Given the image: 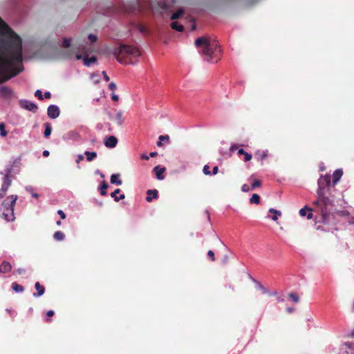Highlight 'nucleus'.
I'll return each instance as SVG.
<instances>
[{"label": "nucleus", "instance_id": "1", "mask_svg": "<svg viewBox=\"0 0 354 354\" xmlns=\"http://www.w3.org/2000/svg\"><path fill=\"white\" fill-rule=\"evenodd\" d=\"M195 45L207 62L216 63L220 59L221 49L216 40L209 37H198L195 41Z\"/></svg>", "mask_w": 354, "mask_h": 354}, {"label": "nucleus", "instance_id": "2", "mask_svg": "<svg viewBox=\"0 0 354 354\" xmlns=\"http://www.w3.org/2000/svg\"><path fill=\"white\" fill-rule=\"evenodd\" d=\"M118 62L122 64H135L138 62L140 52L132 46L121 45L113 51Z\"/></svg>", "mask_w": 354, "mask_h": 354}, {"label": "nucleus", "instance_id": "3", "mask_svg": "<svg viewBox=\"0 0 354 354\" xmlns=\"http://www.w3.org/2000/svg\"><path fill=\"white\" fill-rule=\"evenodd\" d=\"M17 198V195H10L2 203L1 211L3 218L8 222L15 220L14 207Z\"/></svg>", "mask_w": 354, "mask_h": 354}, {"label": "nucleus", "instance_id": "4", "mask_svg": "<svg viewBox=\"0 0 354 354\" xmlns=\"http://www.w3.org/2000/svg\"><path fill=\"white\" fill-rule=\"evenodd\" d=\"M91 48L87 46L79 44L78 45L75 44L73 46V50H66L62 52V55L64 57L67 59H72L74 56H76V54L80 53L81 52L84 56H88V53L90 52Z\"/></svg>", "mask_w": 354, "mask_h": 354}, {"label": "nucleus", "instance_id": "5", "mask_svg": "<svg viewBox=\"0 0 354 354\" xmlns=\"http://www.w3.org/2000/svg\"><path fill=\"white\" fill-rule=\"evenodd\" d=\"M317 194L322 203L321 213L322 220L324 223H326V218L328 216L327 207L332 204V201L328 197L325 196L324 192H322L321 189H317Z\"/></svg>", "mask_w": 354, "mask_h": 354}, {"label": "nucleus", "instance_id": "6", "mask_svg": "<svg viewBox=\"0 0 354 354\" xmlns=\"http://www.w3.org/2000/svg\"><path fill=\"white\" fill-rule=\"evenodd\" d=\"M12 173V167L11 166H7L4 170V171H1V175H4V177L3 178V183L1 185V190L2 192H7L9 187L11 185L12 180L10 178V176Z\"/></svg>", "mask_w": 354, "mask_h": 354}, {"label": "nucleus", "instance_id": "7", "mask_svg": "<svg viewBox=\"0 0 354 354\" xmlns=\"http://www.w3.org/2000/svg\"><path fill=\"white\" fill-rule=\"evenodd\" d=\"M0 95L6 101H10L17 97L16 94L10 88L2 86L0 87Z\"/></svg>", "mask_w": 354, "mask_h": 354}, {"label": "nucleus", "instance_id": "8", "mask_svg": "<svg viewBox=\"0 0 354 354\" xmlns=\"http://www.w3.org/2000/svg\"><path fill=\"white\" fill-rule=\"evenodd\" d=\"M19 104L21 108L30 111L32 113H36L37 111L38 106L35 103L32 102L21 99L19 100Z\"/></svg>", "mask_w": 354, "mask_h": 354}, {"label": "nucleus", "instance_id": "9", "mask_svg": "<svg viewBox=\"0 0 354 354\" xmlns=\"http://www.w3.org/2000/svg\"><path fill=\"white\" fill-rule=\"evenodd\" d=\"M317 189H321L322 192H324V189L330 185V176L328 175L321 176L317 181Z\"/></svg>", "mask_w": 354, "mask_h": 354}, {"label": "nucleus", "instance_id": "10", "mask_svg": "<svg viewBox=\"0 0 354 354\" xmlns=\"http://www.w3.org/2000/svg\"><path fill=\"white\" fill-rule=\"evenodd\" d=\"M76 59L77 60L83 59V64L85 66H90L92 64H95L97 62V58L95 56H92L91 57H88V56H84L83 57L81 53L76 54Z\"/></svg>", "mask_w": 354, "mask_h": 354}, {"label": "nucleus", "instance_id": "11", "mask_svg": "<svg viewBox=\"0 0 354 354\" xmlns=\"http://www.w3.org/2000/svg\"><path fill=\"white\" fill-rule=\"evenodd\" d=\"M47 114L50 118L56 119L60 114L59 108L57 105L51 104L48 107Z\"/></svg>", "mask_w": 354, "mask_h": 354}, {"label": "nucleus", "instance_id": "12", "mask_svg": "<svg viewBox=\"0 0 354 354\" xmlns=\"http://www.w3.org/2000/svg\"><path fill=\"white\" fill-rule=\"evenodd\" d=\"M80 138V136L79 133L74 130L66 132L62 136V139L64 140L77 141Z\"/></svg>", "mask_w": 354, "mask_h": 354}, {"label": "nucleus", "instance_id": "13", "mask_svg": "<svg viewBox=\"0 0 354 354\" xmlns=\"http://www.w3.org/2000/svg\"><path fill=\"white\" fill-rule=\"evenodd\" d=\"M104 145L107 148H114L118 144V139L113 136H109L104 138Z\"/></svg>", "mask_w": 354, "mask_h": 354}, {"label": "nucleus", "instance_id": "14", "mask_svg": "<svg viewBox=\"0 0 354 354\" xmlns=\"http://www.w3.org/2000/svg\"><path fill=\"white\" fill-rule=\"evenodd\" d=\"M165 169H166L165 167H161L160 165L156 166L153 168V171L156 174L157 179L161 180L165 178L163 173L165 171Z\"/></svg>", "mask_w": 354, "mask_h": 354}, {"label": "nucleus", "instance_id": "15", "mask_svg": "<svg viewBox=\"0 0 354 354\" xmlns=\"http://www.w3.org/2000/svg\"><path fill=\"white\" fill-rule=\"evenodd\" d=\"M35 288L37 290V292H34L32 294L34 297H38L44 294L45 292V288L44 286H41L39 282H36L35 284Z\"/></svg>", "mask_w": 354, "mask_h": 354}, {"label": "nucleus", "instance_id": "16", "mask_svg": "<svg viewBox=\"0 0 354 354\" xmlns=\"http://www.w3.org/2000/svg\"><path fill=\"white\" fill-rule=\"evenodd\" d=\"M299 215L302 217L306 216L308 219H311L313 218V214L311 212V209L308 208L306 206L301 208L299 210Z\"/></svg>", "mask_w": 354, "mask_h": 354}, {"label": "nucleus", "instance_id": "17", "mask_svg": "<svg viewBox=\"0 0 354 354\" xmlns=\"http://www.w3.org/2000/svg\"><path fill=\"white\" fill-rule=\"evenodd\" d=\"M342 175L343 171L341 169H337L334 171L333 174V183L334 185L338 183Z\"/></svg>", "mask_w": 354, "mask_h": 354}, {"label": "nucleus", "instance_id": "18", "mask_svg": "<svg viewBox=\"0 0 354 354\" xmlns=\"http://www.w3.org/2000/svg\"><path fill=\"white\" fill-rule=\"evenodd\" d=\"M12 269L11 264L8 261H3L0 266V272L1 273H8Z\"/></svg>", "mask_w": 354, "mask_h": 354}, {"label": "nucleus", "instance_id": "19", "mask_svg": "<svg viewBox=\"0 0 354 354\" xmlns=\"http://www.w3.org/2000/svg\"><path fill=\"white\" fill-rule=\"evenodd\" d=\"M120 174H113L111 176L110 182L111 184L121 185L122 184V181L120 179Z\"/></svg>", "mask_w": 354, "mask_h": 354}, {"label": "nucleus", "instance_id": "20", "mask_svg": "<svg viewBox=\"0 0 354 354\" xmlns=\"http://www.w3.org/2000/svg\"><path fill=\"white\" fill-rule=\"evenodd\" d=\"M147 196L146 198L147 201L151 202L153 198H157L158 196V192L156 189H149L147 192Z\"/></svg>", "mask_w": 354, "mask_h": 354}, {"label": "nucleus", "instance_id": "21", "mask_svg": "<svg viewBox=\"0 0 354 354\" xmlns=\"http://www.w3.org/2000/svg\"><path fill=\"white\" fill-rule=\"evenodd\" d=\"M120 192V189H115L114 192H113L112 193H111V196L112 198H113L114 201L115 202H118L120 201V200H122L125 198V195L124 194H120V196H117V195H118V194Z\"/></svg>", "mask_w": 354, "mask_h": 354}, {"label": "nucleus", "instance_id": "22", "mask_svg": "<svg viewBox=\"0 0 354 354\" xmlns=\"http://www.w3.org/2000/svg\"><path fill=\"white\" fill-rule=\"evenodd\" d=\"M253 283L256 286V288L260 290L263 294H266L268 292V290L266 289L259 281L256 280L255 279L250 277Z\"/></svg>", "mask_w": 354, "mask_h": 354}, {"label": "nucleus", "instance_id": "23", "mask_svg": "<svg viewBox=\"0 0 354 354\" xmlns=\"http://www.w3.org/2000/svg\"><path fill=\"white\" fill-rule=\"evenodd\" d=\"M84 154L88 162H91L97 158V153L95 151H86Z\"/></svg>", "mask_w": 354, "mask_h": 354}, {"label": "nucleus", "instance_id": "24", "mask_svg": "<svg viewBox=\"0 0 354 354\" xmlns=\"http://www.w3.org/2000/svg\"><path fill=\"white\" fill-rule=\"evenodd\" d=\"M71 42H72L71 38L64 37L62 39L61 46L66 48L65 50H69L68 48L71 46Z\"/></svg>", "mask_w": 354, "mask_h": 354}, {"label": "nucleus", "instance_id": "25", "mask_svg": "<svg viewBox=\"0 0 354 354\" xmlns=\"http://www.w3.org/2000/svg\"><path fill=\"white\" fill-rule=\"evenodd\" d=\"M185 13V10L183 8H179L176 12L173 13L171 16V20H175L179 19L182 17Z\"/></svg>", "mask_w": 354, "mask_h": 354}, {"label": "nucleus", "instance_id": "26", "mask_svg": "<svg viewBox=\"0 0 354 354\" xmlns=\"http://www.w3.org/2000/svg\"><path fill=\"white\" fill-rule=\"evenodd\" d=\"M270 213H273L274 215L271 216V219L274 221H277L278 220V218L281 216V212L279 210H277L274 208H270L269 209Z\"/></svg>", "mask_w": 354, "mask_h": 354}, {"label": "nucleus", "instance_id": "27", "mask_svg": "<svg viewBox=\"0 0 354 354\" xmlns=\"http://www.w3.org/2000/svg\"><path fill=\"white\" fill-rule=\"evenodd\" d=\"M44 127H45L44 132V136L45 138H48L50 136V135L51 134V132H52L51 125L48 122L44 123Z\"/></svg>", "mask_w": 354, "mask_h": 354}, {"label": "nucleus", "instance_id": "28", "mask_svg": "<svg viewBox=\"0 0 354 354\" xmlns=\"http://www.w3.org/2000/svg\"><path fill=\"white\" fill-rule=\"evenodd\" d=\"M108 187L109 185L105 181H103L101 183V185L99 187V189L100 190V194L102 196H106L107 194L106 189L108 188Z\"/></svg>", "mask_w": 354, "mask_h": 354}, {"label": "nucleus", "instance_id": "29", "mask_svg": "<svg viewBox=\"0 0 354 354\" xmlns=\"http://www.w3.org/2000/svg\"><path fill=\"white\" fill-rule=\"evenodd\" d=\"M53 238L58 241H63L65 238V234L61 231H57L53 234Z\"/></svg>", "mask_w": 354, "mask_h": 354}, {"label": "nucleus", "instance_id": "30", "mask_svg": "<svg viewBox=\"0 0 354 354\" xmlns=\"http://www.w3.org/2000/svg\"><path fill=\"white\" fill-rule=\"evenodd\" d=\"M171 27L172 29L176 30L178 32H182L184 30L183 26L181 24H179L177 21L171 22Z\"/></svg>", "mask_w": 354, "mask_h": 354}, {"label": "nucleus", "instance_id": "31", "mask_svg": "<svg viewBox=\"0 0 354 354\" xmlns=\"http://www.w3.org/2000/svg\"><path fill=\"white\" fill-rule=\"evenodd\" d=\"M12 288L16 292H22L24 290V288L16 282L12 283Z\"/></svg>", "mask_w": 354, "mask_h": 354}, {"label": "nucleus", "instance_id": "32", "mask_svg": "<svg viewBox=\"0 0 354 354\" xmlns=\"http://www.w3.org/2000/svg\"><path fill=\"white\" fill-rule=\"evenodd\" d=\"M122 115L123 113L122 111H118L115 115V120L118 125H121L123 123Z\"/></svg>", "mask_w": 354, "mask_h": 354}, {"label": "nucleus", "instance_id": "33", "mask_svg": "<svg viewBox=\"0 0 354 354\" xmlns=\"http://www.w3.org/2000/svg\"><path fill=\"white\" fill-rule=\"evenodd\" d=\"M25 189L27 192L31 194L32 196L34 198H39V195L34 192L35 189L32 186H26L25 187Z\"/></svg>", "mask_w": 354, "mask_h": 354}, {"label": "nucleus", "instance_id": "34", "mask_svg": "<svg viewBox=\"0 0 354 354\" xmlns=\"http://www.w3.org/2000/svg\"><path fill=\"white\" fill-rule=\"evenodd\" d=\"M251 203L254 204H259L260 203V196L257 194H253L252 197L250 199Z\"/></svg>", "mask_w": 354, "mask_h": 354}, {"label": "nucleus", "instance_id": "35", "mask_svg": "<svg viewBox=\"0 0 354 354\" xmlns=\"http://www.w3.org/2000/svg\"><path fill=\"white\" fill-rule=\"evenodd\" d=\"M159 6L162 9V11H167L169 8V5L164 1H161L159 2Z\"/></svg>", "mask_w": 354, "mask_h": 354}, {"label": "nucleus", "instance_id": "36", "mask_svg": "<svg viewBox=\"0 0 354 354\" xmlns=\"http://www.w3.org/2000/svg\"><path fill=\"white\" fill-rule=\"evenodd\" d=\"M0 135L2 137H5L7 135V131L5 129V124L3 122L0 123Z\"/></svg>", "mask_w": 354, "mask_h": 354}, {"label": "nucleus", "instance_id": "37", "mask_svg": "<svg viewBox=\"0 0 354 354\" xmlns=\"http://www.w3.org/2000/svg\"><path fill=\"white\" fill-rule=\"evenodd\" d=\"M288 296L295 303H297L299 300V297L292 292L289 293Z\"/></svg>", "mask_w": 354, "mask_h": 354}, {"label": "nucleus", "instance_id": "38", "mask_svg": "<svg viewBox=\"0 0 354 354\" xmlns=\"http://www.w3.org/2000/svg\"><path fill=\"white\" fill-rule=\"evenodd\" d=\"M261 186V181L259 180H254L251 185V189H254L255 188Z\"/></svg>", "mask_w": 354, "mask_h": 354}, {"label": "nucleus", "instance_id": "39", "mask_svg": "<svg viewBox=\"0 0 354 354\" xmlns=\"http://www.w3.org/2000/svg\"><path fill=\"white\" fill-rule=\"evenodd\" d=\"M35 96L37 97L39 100H43L44 97L41 90L37 89L35 93Z\"/></svg>", "mask_w": 354, "mask_h": 354}, {"label": "nucleus", "instance_id": "40", "mask_svg": "<svg viewBox=\"0 0 354 354\" xmlns=\"http://www.w3.org/2000/svg\"><path fill=\"white\" fill-rule=\"evenodd\" d=\"M88 39L91 41V44L95 42L97 39V37L95 35L93 34H89L88 35Z\"/></svg>", "mask_w": 354, "mask_h": 354}, {"label": "nucleus", "instance_id": "41", "mask_svg": "<svg viewBox=\"0 0 354 354\" xmlns=\"http://www.w3.org/2000/svg\"><path fill=\"white\" fill-rule=\"evenodd\" d=\"M158 139H159V141L157 143V145H158V146H160L162 145L161 141L168 140L169 136H160Z\"/></svg>", "mask_w": 354, "mask_h": 354}, {"label": "nucleus", "instance_id": "42", "mask_svg": "<svg viewBox=\"0 0 354 354\" xmlns=\"http://www.w3.org/2000/svg\"><path fill=\"white\" fill-rule=\"evenodd\" d=\"M138 30L142 34H145L147 32V28L143 25H141V24L138 25Z\"/></svg>", "mask_w": 354, "mask_h": 354}, {"label": "nucleus", "instance_id": "43", "mask_svg": "<svg viewBox=\"0 0 354 354\" xmlns=\"http://www.w3.org/2000/svg\"><path fill=\"white\" fill-rule=\"evenodd\" d=\"M203 172L205 175H211V172L209 171V167L208 165H205L203 169Z\"/></svg>", "mask_w": 354, "mask_h": 354}, {"label": "nucleus", "instance_id": "44", "mask_svg": "<svg viewBox=\"0 0 354 354\" xmlns=\"http://www.w3.org/2000/svg\"><path fill=\"white\" fill-rule=\"evenodd\" d=\"M207 256L210 258V259L212 261H215V256H214V253L212 250H209L207 252Z\"/></svg>", "mask_w": 354, "mask_h": 354}, {"label": "nucleus", "instance_id": "45", "mask_svg": "<svg viewBox=\"0 0 354 354\" xmlns=\"http://www.w3.org/2000/svg\"><path fill=\"white\" fill-rule=\"evenodd\" d=\"M250 189V187L247 184H244L241 187V191L243 192H248Z\"/></svg>", "mask_w": 354, "mask_h": 354}, {"label": "nucleus", "instance_id": "46", "mask_svg": "<svg viewBox=\"0 0 354 354\" xmlns=\"http://www.w3.org/2000/svg\"><path fill=\"white\" fill-rule=\"evenodd\" d=\"M244 156H245V157H244L245 162H248L252 159V155L248 153V152H245L244 153Z\"/></svg>", "mask_w": 354, "mask_h": 354}, {"label": "nucleus", "instance_id": "47", "mask_svg": "<svg viewBox=\"0 0 354 354\" xmlns=\"http://www.w3.org/2000/svg\"><path fill=\"white\" fill-rule=\"evenodd\" d=\"M83 160H84V156L82 154H78L77 156V159H76L75 162L77 164H79Z\"/></svg>", "mask_w": 354, "mask_h": 354}, {"label": "nucleus", "instance_id": "48", "mask_svg": "<svg viewBox=\"0 0 354 354\" xmlns=\"http://www.w3.org/2000/svg\"><path fill=\"white\" fill-rule=\"evenodd\" d=\"M109 88L110 90L114 91V90H115L117 88V86H116V84L114 82H111L109 84Z\"/></svg>", "mask_w": 354, "mask_h": 354}, {"label": "nucleus", "instance_id": "49", "mask_svg": "<svg viewBox=\"0 0 354 354\" xmlns=\"http://www.w3.org/2000/svg\"><path fill=\"white\" fill-rule=\"evenodd\" d=\"M57 214L60 216L62 219H64L66 218V214L62 210L59 209L57 211Z\"/></svg>", "mask_w": 354, "mask_h": 354}, {"label": "nucleus", "instance_id": "50", "mask_svg": "<svg viewBox=\"0 0 354 354\" xmlns=\"http://www.w3.org/2000/svg\"><path fill=\"white\" fill-rule=\"evenodd\" d=\"M345 346L350 349H354V343L353 342H346Z\"/></svg>", "mask_w": 354, "mask_h": 354}, {"label": "nucleus", "instance_id": "51", "mask_svg": "<svg viewBox=\"0 0 354 354\" xmlns=\"http://www.w3.org/2000/svg\"><path fill=\"white\" fill-rule=\"evenodd\" d=\"M228 260H229V257L227 255H224L222 259V263L223 264H226V263H227Z\"/></svg>", "mask_w": 354, "mask_h": 354}, {"label": "nucleus", "instance_id": "52", "mask_svg": "<svg viewBox=\"0 0 354 354\" xmlns=\"http://www.w3.org/2000/svg\"><path fill=\"white\" fill-rule=\"evenodd\" d=\"M218 167L215 166L213 167L212 171L211 172V175H216L218 173Z\"/></svg>", "mask_w": 354, "mask_h": 354}, {"label": "nucleus", "instance_id": "53", "mask_svg": "<svg viewBox=\"0 0 354 354\" xmlns=\"http://www.w3.org/2000/svg\"><path fill=\"white\" fill-rule=\"evenodd\" d=\"M51 97V93L49 91H46L44 93V97L46 99H49Z\"/></svg>", "mask_w": 354, "mask_h": 354}, {"label": "nucleus", "instance_id": "54", "mask_svg": "<svg viewBox=\"0 0 354 354\" xmlns=\"http://www.w3.org/2000/svg\"><path fill=\"white\" fill-rule=\"evenodd\" d=\"M111 98H112V100H114V101H118V99H119L118 96L116 94H115V93H113V94H112V95H111Z\"/></svg>", "mask_w": 354, "mask_h": 354}, {"label": "nucleus", "instance_id": "55", "mask_svg": "<svg viewBox=\"0 0 354 354\" xmlns=\"http://www.w3.org/2000/svg\"><path fill=\"white\" fill-rule=\"evenodd\" d=\"M16 272L19 274H23L24 272H25V270L24 268H18Z\"/></svg>", "mask_w": 354, "mask_h": 354}, {"label": "nucleus", "instance_id": "56", "mask_svg": "<svg viewBox=\"0 0 354 354\" xmlns=\"http://www.w3.org/2000/svg\"><path fill=\"white\" fill-rule=\"evenodd\" d=\"M102 74H103V76H104V80L108 82L109 81V76L106 75V72L103 71L102 72Z\"/></svg>", "mask_w": 354, "mask_h": 354}, {"label": "nucleus", "instance_id": "57", "mask_svg": "<svg viewBox=\"0 0 354 354\" xmlns=\"http://www.w3.org/2000/svg\"><path fill=\"white\" fill-rule=\"evenodd\" d=\"M48 317H52L54 315V311L53 310H48L46 313Z\"/></svg>", "mask_w": 354, "mask_h": 354}, {"label": "nucleus", "instance_id": "58", "mask_svg": "<svg viewBox=\"0 0 354 354\" xmlns=\"http://www.w3.org/2000/svg\"><path fill=\"white\" fill-rule=\"evenodd\" d=\"M287 311L288 313H292L295 311V308H291V307H288L287 308Z\"/></svg>", "mask_w": 354, "mask_h": 354}, {"label": "nucleus", "instance_id": "59", "mask_svg": "<svg viewBox=\"0 0 354 354\" xmlns=\"http://www.w3.org/2000/svg\"><path fill=\"white\" fill-rule=\"evenodd\" d=\"M246 151H244V149H239V151H238V154L239 155H244V153H245Z\"/></svg>", "mask_w": 354, "mask_h": 354}, {"label": "nucleus", "instance_id": "60", "mask_svg": "<svg viewBox=\"0 0 354 354\" xmlns=\"http://www.w3.org/2000/svg\"><path fill=\"white\" fill-rule=\"evenodd\" d=\"M313 203L315 205H320L322 207V203L319 198L317 201H314Z\"/></svg>", "mask_w": 354, "mask_h": 354}, {"label": "nucleus", "instance_id": "61", "mask_svg": "<svg viewBox=\"0 0 354 354\" xmlns=\"http://www.w3.org/2000/svg\"><path fill=\"white\" fill-rule=\"evenodd\" d=\"M50 153L48 150H44L43 151V156L45 157H48L49 156Z\"/></svg>", "mask_w": 354, "mask_h": 354}, {"label": "nucleus", "instance_id": "62", "mask_svg": "<svg viewBox=\"0 0 354 354\" xmlns=\"http://www.w3.org/2000/svg\"><path fill=\"white\" fill-rule=\"evenodd\" d=\"M277 300L278 302H283L284 301V299L281 296H279L277 297Z\"/></svg>", "mask_w": 354, "mask_h": 354}, {"label": "nucleus", "instance_id": "63", "mask_svg": "<svg viewBox=\"0 0 354 354\" xmlns=\"http://www.w3.org/2000/svg\"><path fill=\"white\" fill-rule=\"evenodd\" d=\"M268 156V153L266 151H263L261 155V160L266 158Z\"/></svg>", "mask_w": 354, "mask_h": 354}, {"label": "nucleus", "instance_id": "64", "mask_svg": "<svg viewBox=\"0 0 354 354\" xmlns=\"http://www.w3.org/2000/svg\"><path fill=\"white\" fill-rule=\"evenodd\" d=\"M270 296H274V295H277V292L274 291V292H270L268 290V292L267 293Z\"/></svg>", "mask_w": 354, "mask_h": 354}]
</instances>
